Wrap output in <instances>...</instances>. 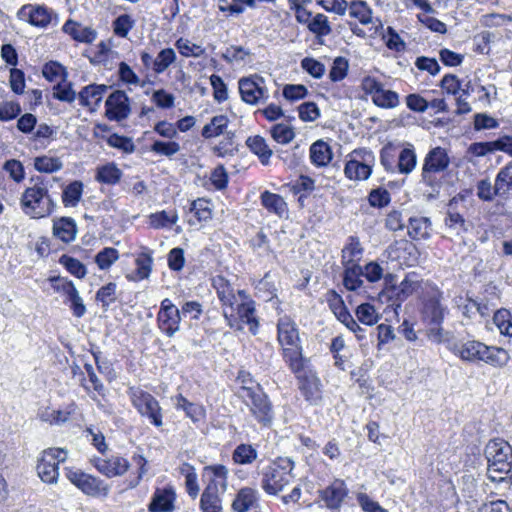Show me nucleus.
Returning <instances> with one entry per match:
<instances>
[{
    "label": "nucleus",
    "instance_id": "40",
    "mask_svg": "<svg viewBox=\"0 0 512 512\" xmlns=\"http://www.w3.org/2000/svg\"><path fill=\"white\" fill-rule=\"evenodd\" d=\"M257 457V450L252 445L244 443L238 445L232 453L233 461L239 465L252 464Z\"/></svg>",
    "mask_w": 512,
    "mask_h": 512
},
{
    "label": "nucleus",
    "instance_id": "48",
    "mask_svg": "<svg viewBox=\"0 0 512 512\" xmlns=\"http://www.w3.org/2000/svg\"><path fill=\"white\" fill-rule=\"evenodd\" d=\"M417 163V157L412 148H404L398 157V170L401 174L411 173Z\"/></svg>",
    "mask_w": 512,
    "mask_h": 512
},
{
    "label": "nucleus",
    "instance_id": "15",
    "mask_svg": "<svg viewBox=\"0 0 512 512\" xmlns=\"http://www.w3.org/2000/svg\"><path fill=\"white\" fill-rule=\"evenodd\" d=\"M451 350L463 361L476 362L483 360L487 345L479 341L468 340L453 344Z\"/></svg>",
    "mask_w": 512,
    "mask_h": 512
},
{
    "label": "nucleus",
    "instance_id": "53",
    "mask_svg": "<svg viewBox=\"0 0 512 512\" xmlns=\"http://www.w3.org/2000/svg\"><path fill=\"white\" fill-rule=\"evenodd\" d=\"M176 48L184 57H201L205 53V49L195 43H191L188 39L179 38L175 42Z\"/></svg>",
    "mask_w": 512,
    "mask_h": 512
},
{
    "label": "nucleus",
    "instance_id": "6",
    "mask_svg": "<svg viewBox=\"0 0 512 512\" xmlns=\"http://www.w3.org/2000/svg\"><path fill=\"white\" fill-rule=\"evenodd\" d=\"M222 314L231 329L243 330V325L246 324L253 335L258 333L259 321L256 316L254 301H237L233 308H225Z\"/></svg>",
    "mask_w": 512,
    "mask_h": 512
},
{
    "label": "nucleus",
    "instance_id": "23",
    "mask_svg": "<svg viewBox=\"0 0 512 512\" xmlns=\"http://www.w3.org/2000/svg\"><path fill=\"white\" fill-rule=\"evenodd\" d=\"M181 313L179 309H170V311L158 312V328L167 337H173L180 330Z\"/></svg>",
    "mask_w": 512,
    "mask_h": 512
},
{
    "label": "nucleus",
    "instance_id": "2",
    "mask_svg": "<svg viewBox=\"0 0 512 512\" xmlns=\"http://www.w3.org/2000/svg\"><path fill=\"white\" fill-rule=\"evenodd\" d=\"M20 206L24 214L33 219L49 216L55 203L48 192L44 181L37 179L36 183L24 190L20 198Z\"/></svg>",
    "mask_w": 512,
    "mask_h": 512
},
{
    "label": "nucleus",
    "instance_id": "3",
    "mask_svg": "<svg viewBox=\"0 0 512 512\" xmlns=\"http://www.w3.org/2000/svg\"><path fill=\"white\" fill-rule=\"evenodd\" d=\"M488 462L487 476L493 482H500L512 468V447L500 438L490 440L485 447Z\"/></svg>",
    "mask_w": 512,
    "mask_h": 512
},
{
    "label": "nucleus",
    "instance_id": "19",
    "mask_svg": "<svg viewBox=\"0 0 512 512\" xmlns=\"http://www.w3.org/2000/svg\"><path fill=\"white\" fill-rule=\"evenodd\" d=\"M136 270L133 274L126 275L129 281H141L148 279L153 265V252L147 247H143L142 251L137 255L135 259Z\"/></svg>",
    "mask_w": 512,
    "mask_h": 512
},
{
    "label": "nucleus",
    "instance_id": "33",
    "mask_svg": "<svg viewBox=\"0 0 512 512\" xmlns=\"http://www.w3.org/2000/svg\"><path fill=\"white\" fill-rule=\"evenodd\" d=\"M122 171L113 162L97 167L95 179L103 184L115 185L122 178Z\"/></svg>",
    "mask_w": 512,
    "mask_h": 512
},
{
    "label": "nucleus",
    "instance_id": "35",
    "mask_svg": "<svg viewBox=\"0 0 512 512\" xmlns=\"http://www.w3.org/2000/svg\"><path fill=\"white\" fill-rule=\"evenodd\" d=\"M363 248L358 238L349 237L348 243L342 249V264L344 266H352L362 257Z\"/></svg>",
    "mask_w": 512,
    "mask_h": 512
},
{
    "label": "nucleus",
    "instance_id": "44",
    "mask_svg": "<svg viewBox=\"0 0 512 512\" xmlns=\"http://www.w3.org/2000/svg\"><path fill=\"white\" fill-rule=\"evenodd\" d=\"M372 101L378 107L391 109L399 105V95L395 91L382 87L376 95H373Z\"/></svg>",
    "mask_w": 512,
    "mask_h": 512
},
{
    "label": "nucleus",
    "instance_id": "57",
    "mask_svg": "<svg viewBox=\"0 0 512 512\" xmlns=\"http://www.w3.org/2000/svg\"><path fill=\"white\" fill-rule=\"evenodd\" d=\"M116 288V284L110 282L97 291L96 300L102 303L105 310L116 300Z\"/></svg>",
    "mask_w": 512,
    "mask_h": 512
},
{
    "label": "nucleus",
    "instance_id": "52",
    "mask_svg": "<svg viewBox=\"0 0 512 512\" xmlns=\"http://www.w3.org/2000/svg\"><path fill=\"white\" fill-rule=\"evenodd\" d=\"M43 76L50 82L62 80L65 81L67 72L58 62L50 61L43 66Z\"/></svg>",
    "mask_w": 512,
    "mask_h": 512
},
{
    "label": "nucleus",
    "instance_id": "63",
    "mask_svg": "<svg viewBox=\"0 0 512 512\" xmlns=\"http://www.w3.org/2000/svg\"><path fill=\"white\" fill-rule=\"evenodd\" d=\"M133 26L134 21L128 14H122L113 21V30L118 37L125 38Z\"/></svg>",
    "mask_w": 512,
    "mask_h": 512
},
{
    "label": "nucleus",
    "instance_id": "30",
    "mask_svg": "<svg viewBox=\"0 0 512 512\" xmlns=\"http://www.w3.org/2000/svg\"><path fill=\"white\" fill-rule=\"evenodd\" d=\"M259 493L256 489L245 487L238 491L232 507L237 512H246L257 503Z\"/></svg>",
    "mask_w": 512,
    "mask_h": 512
},
{
    "label": "nucleus",
    "instance_id": "56",
    "mask_svg": "<svg viewBox=\"0 0 512 512\" xmlns=\"http://www.w3.org/2000/svg\"><path fill=\"white\" fill-rule=\"evenodd\" d=\"M301 68L316 79L322 78L326 71L325 65L312 57L303 58Z\"/></svg>",
    "mask_w": 512,
    "mask_h": 512
},
{
    "label": "nucleus",
    "instance_id": "9",
    "mask_svg": "<svg viewBox=\"0 0 512 512\" xmlns=\"http://www.w3.org/2000/svg\"><path fill=\"white\" fill-rule=\"evenodd\" d=\"M374 163L375 157L370 150H354L345 165V175L350 180H367L371 176Z\"/></svg>",
    "mask_w": 512,
    "mask_h": 512
},
{
    "label": "nucleus",
    "instance_id": "43",
    "mask_svg": "<svg viewBox=\"0 0 512 512\" xmlns=\"http://www.w3.org/2000/svg\"><path fill=\"white\" fill-rule=\"evenodd\" d=\"M509 360L510 355L505 349L487 346L482 361L497 367H504L508 364Z\"/></svg>",
    "mask_w": 512,
    "mask_h": 512
},
{
    "label": "nucleus",
    "instance_id": "5",
    "mask_svg": "<svg viewBox=\"0 0 512 512\" xmlns=\"http://www.w3.org/2000/svg\"><path fill=\"white\" fill-rule=\"evenodd\" d=\"M245 406L249 409L251 416L263 427H269L274 420V408L263 389L256 386H244L239 392Z\"/></svg>",
    "mask_w": 512,
    "mask_h": 512
},
{
    "label": "nucleus",
    "instance_id": "20",
    "mask_svg": "<svg viewBox=\"0 0 512 512\" xmlns=\"http://www.w3.org/2000/svg\"><path fill=\"white\" fill-rule=\"evenodd\" d=\"M108 86L104 84H90L82 88L78 94L80 105L96 109L99 107Z\"/></svg>",
    "mask_w": 512,
    "mask_h": 512
},
{
    "label": "nucleus",
    "instance_id": "32",
    "mask_svg": "<svg viewBox=\"0 0 512 512\" xmlns=\"http://www.w3.org/2000/svg\"><path fill=\"white\" fill-rule=\"evenodd\" d=\"M310 159L318 167L328 165L332 160L331 147L323 140H317L310 147Z\"/></svg>",
    "mask_w": 512,
    "mask_h": 512
},
{
    "label": "nucleus",
    "instance_id": "1",
    "mask_svg": "<svg viewBox=\"0 0 512 512\" xmlns=\"http://www.w3.org/2000/svg\"><path fill=\"white\" fill-rule=\"evenodd\" d=\"M277 340L282 348V357L293 373L302 371L303 348L296 323L283 316L277 323Z\"/></svg>",
    "mask_w": 512,
    "mask_h": 512
},
{
    "label": "nucleus",
    "instance_id": "50",
    "mask_svg": "<svg viewBox=\"0 0 512 512\" xmlns=\"http://www.w3.org/2000/svg\"><path fill=\"white\" fill-rule=\"evenodd\" d=\"M308 29L316 36H327L332 32L331 25L328 17L324 14H316L311 22H309Z\"/></svg>",
    "mask_w": 512,
    "mask_h": 512
},
{
    "label": "nucleus",
    "instance_id": "61",
    "mask_svg": "<svg viewBox=\"0 0 512 512\" xmlns=\"http://www.w3.org/2000/svg\"><path fill=\"white\" fill-rule=\"evenodd\" d=\"M107 144L110 147L119 149L125 153H132L135 150V145L131 138L125 137V136H120L116 133L111 134L107 138Z\"/></svg>",
    "mask_w": 512,
    "mask_h": 512
},
{
    "label": "nucleus",
    "instance_id": "58",
    "mask_svg": "<svg viewBox=\"0 0 512 512\" xmlns=\"http://www.w3.org/2000/svg\"><path fill=\"white\" fill-rule=\"evenodd\" d=\"M391 201V196L385 188H376L370 191L368 202L370 206L375 208L386 207Z\"/></svg>",
    "mask_w": 512,
    "mask_h": 512
},
{
    "label": "nucleus",
    "instance_id": "39",
    "mask_svg": "<svg viewBox=\"0 0 512 512\" xmlns=\"http://www.w3.org/2000/svg\"><path fill=\"white\" fill-rule=\"evenodd\" d=\"M495 186L499 197H506L512 190V164L501 168L495 178Z\"/></svg>",
    "mask_w": 512,
    "mask_h": 512
},
{
    "label": "nucleus",
    "instance_id": "36",
    "mask_svg": "<svg viewBox=\"0 0 512 512\" xmlns=\"http://www.w3.org/2000/svg\"><path fill=\"white\" fill-rule=\"evenodd\" d=\"M343 284L346 289L350 291H356L363 285L361 276L363 275V269L358 264H352V266H344Z\"/></svg>",
    "mask_w": 512,
    "mask_h": 512
},
{
    "label": "nucleus",
    "instance_id": "18",
    "mask_svg": "<svg viewBox=\"0 0 512 512\" xmlns=\"http://www.w3.org/2000/svg\"><path fill=\"white\" fill-rule=\"evenodd\" d=\"M94 466L101 474L107 477H116L125 474L130 464L124 457L111 456L108 459H95Z\"/></svg>",
    "mask_w": 512,
    "mask_h": 512
},
{
    "label": "nucleus",
    "instance_id": "4",
    "mask_svg": "<svg viewBox=\"0 0 512 512\" xmlns=\"http://www.w3.org/2000/svg\"><path fill=\"white\" fill-rule=\"evenodd\" d=\"M294 462L288 457H279L263 469L261 487L269 495H277L293 482Z\"/></svg>",
    "mask_w": 512,
    "mask_h": 512
},
{
    "label": "nucleus",
    "instance_id": "37",
    "mask_svg": "<svg viewBox=\"0 0 512 512\" xmlns=\"http://www.w3.org/2000/svg\"><path fill=\"white\" fill-rule=\"evenodd\" d=\"M249 149L256 154L262 164H267L272 156V150L268 147L265 139L259 135L249 137L246 141Z\"/></svg>",
    "mask_w": 512,
    "mask_h": 512
},
{
    "label": "nucleus",
    "instance_id": "12",
    "mask_svg": "<svg viewBox=\"0 0 512 512\" xmlns=\"http://www.w3.org/2000/svg\"><path fill=\"white\" fill-rule=\"evenodd\" d=\"M105 115L109 120L122 121L130 112L129 98L122 90L112 92L105 101Z\"/></svg>",
    "mask_w": 512,
    "mask_h": 512
},
{
    "label": "nucleus",
    "instance_id": "22",
    "mask_svg": "<svg viewBox=\"0 0 512 512\" xmlns=\"http://www.w3.org/2000/svg\"><path fill=\"white\" fill-rule=\"evenodd\" d=\"M456 203V198L450 200L444 222L446 229L452 235L461 236L468 231V227L463 215L455 211Z\"/></svg>",
    "mask_w": 512,
    "mask_h": 512
},
{
    "label": "nucleus",
    "instance_id": "42",
    "mask_svg": "<svg viewBox=\"0 0 512 512\" xmlns=\"http://www.w3.org/2000/svg\"><path fill=\"white\" fill-rule=\"evenodd\" d=\"M177 59L176 53L172 48H164L159 51L153 60V71L156 74H162Z\"/></svg>",
    "mask_w": 512,
    "mask_h": 512
},
{
    "label": "nucleus",
    "instance_id": "62",
    "mask_svg": "<svg viewBox=\"0 0 512 512\" xmlns=\"http://www.w3.org/2000/svg\"><path fill=\"white\" fill-rule=\"evenodd\" d=\"M348 67V61L344 57H336L329 72V78L333 82L343 80L347 75Z\"/></svg>",
    "mask_w": 512,
    "mask_h": 512
},
{
    "label": "nucleus",
    "instance_id": "26",
    "mask_svg": "<svg viewBox=\"0 0 512 512\" xmlns=\"http://www.w3.org/2000/svg\"><path fill=\"white\" fill-rule=\"evenodd\" d=\"M214 287L221 303L222 313L225 308H233V305L237 304L236 290L225 278L217 277L214 280Z\"/></svg>",
    "mask_w": 512,
    "mask_h": 512
},
{
    "label": "nucleus",
    "instance_id": "38",
    "mask_svg": "<svg viewBox=\"0 0 512 512\" xmlns=\"http://www.w3.org/2000/svg\"><path fill=\"white\" fill-rule=\"evenodd\" d=\"M173 494L168 491H157L151 503L149 504L150 512H170L173 510Z\"/></svg>",
    "mask_w": 512,
    "mask_h": 512
},
{
    "label": "nucleus",
    "instance_id": "46",
    "mask_svg": "<svg viewBox=\"0 0 512 512\" xmlns=\"http://www.w3.org/2000/svg\"><path fill=\"white\" fill-rule=\"evenodd\" d=\"M356 316L359 322L368 326L376 324L380 319V315L370 303L360 304L356 309Z\"/></svg>",
    "mask_w": 512,
    "mask_h": 512
},
{
    "label": "nucleus",
    "instance_id": "11",
    "mask_svg": "<svg viewBox=\"0 0 512 512\" xmlns=\"http://www.w3.org/2000/svg\"><path fill=\"white\" fill-rule=\"evenodd\" d=\"M66 477L86 495L93 497H105L109 492V486L103 480L90 474H86L81 470L68 469Z\"/></svg>",
    "mask_w": 512,
    "mask_h": 512
},
{
    "label": "nucleus",
    "instance_id": "47",
    "mask_svg": "<svg viewBox=\"0 0 512 512\" xmlns=\"http://www.w3.org/2000/svg\"><path fill=\"white\" fill-rule=\"evenodd\" d=\"M119 259V252L112 247H105L95 256V262L100 270L109 269Z\"/></svg>",
    "mask_w": 512,
    "mask_h": 512
},
{
    "label": "nucleus",
    "instance_id": "28",
    "mask_svg": "<svg viewBox=\"0 0 512 512\" xmlns=\"http://www.w3.org/2000/svg\"><path fill=\"white\" fill-rule=\"evenodd\" d=\"M63 31L69 34L74 40L83 43H92L97 37V32L94 29L82 26L72 20L64 24Z\"/></svg>",
    "mask_w": 512,
    "mask_h": 512
},
{
    "label": "nucleus",
    "instance_id": "17",
    "mask_svg": "<svg viewBox=\"0 0 512 512\" xmlns=\"http://www.w3.org/2000/svg\"><path fill=\"white\" fill-rule=\"evenodd\" d=\"M442 293L433 289L432 295L424 303L423 319L428 325H440L444 319L445 307L440 303Z\"/></svg>",
    "mask_w": 512,
    "mask_h": 512
},
{
    "label": "nucleus",
    "instance_id": "13",
    "mask_svg": "<svg viewBox=\"0 0 512 512\" xmlns=\"http://www.w3.org/2000/svg\"><path fill=\"white\" fill-rule=\"evenodd\" d=\"M17 17L33 26L44 28L51 23L53 13L43 5L27 4L19 9Z\"/></svg>",
    "mask_w": 512,
    "mask_h": 512
},
{
    "label": "nucleus",
    "instance_id": "10",
    "mask_svg": "<svg viewBox=\"0 0 512 512\" xmlns=\"http://www.w3.org/2000/svg\"><path fill=\"white\" fill-rule=\"evenodd\" d=\"M238 88L242 101L249 105L265 103L269 99L265 79L258 74L241 78Z\"/></svg>",
    "mask_w": 512,
    "mask_h": 512
},
{
    "label": "nucleus",
    "instance_id": "64",
    "mask_svg": "<svg viewBox=\"0 0 512 512\" xmlns=\"http://www.w3.org/2000/svg\"><path fill=\"white\" fill-rule=\"evenodd\" d=\"M210 84L213 88L214 99L218 103L224 102L228 99L227 86L219 75L212 74L210 76Z\"/></svg>",
    "mask_w": 512,
    "mask_h": 512
},
{
    "label": "nucleus",
    "instance_id": "54",
    "mask_svg": "<svg viewBox=\"0 0 512 512\" xmlns=\"http://www.w3.org/2000/svg\"><path fill=\"white\" fill-rule=\"evenodd\" d=\"M271 136L277 143L288 144L294 139L295 133L292 127L281 123L271 128Z\"/></svg>",
    "mask_w": 512,
    "mask_h": 512
},
{
    "label": "nucleus",
    "instance_id": "21",
    "mask_svg": "<svg viewBox=\"0 0 512 512\" xmlns=\"http://www.w3.org/2000/svg\"><path fill=\"white\" fill-rule=\"evenodd\" d=\"M200 509L202 512H222L218 483L215 479H211L205 487L200 498Z\"/></svg>",
    "mask_w": 512,
    "mask_h": 512
},
{
    "label": "nucleus",
    "instance_id": "14",
    "mask_svg": "<svg viewBox=\"0 0 512 512\" xmlns=\"http://www.w3.org/2000/svg\"><path fill=\"white\" fill-rule=\"evenodd\" d=\"M348 495L344 480L335 479L325 489L320 491V500L331 510H338Z\"/></svg>",
    "mask_w": 512,
    "mask_h": 512
},
{
    "label": "nucleus",
    "instance_id": "24",
    "mask_svg": "<svg viewBox=\"0 0 512 512\" xmlns=\"http://www.w3.org/2000/svg\"><path fill=\"white\" fill-rule=\"evenodd\" d=\"M260 202L269 213L279 218L288 216V205L281 195L265 190L260 195Z\"/></svg>",
    "mask_w": 512,
    "mask_h": 512
},
{
    "label": "nucleus",
    "instance_id": "49",
    "mask_svg": "<svg viewBox=\"0 0 512 512\" xmlns=\"http://www.w3.org/2000/svg\"><path fill=\"white\" fill-rule=\"evenodd\" d=\"M34 167L42 173H53L62 169L63 163L58 157L40 156L35 158Z\"/></svg>",
    "mask_w": 512,
    "mask_h": 512
},
{
    "label": "nucleus",
    "instance_id": "34",
    "mask_svg": "<svg viewBox=\"0 0 512 512\" xmlns=\"http://www.w3.org/2000/svg\"><path fill=\"white\" fill-rule=\"evenodd\" d=\"M349 15L357 19L361 24L368 25L373 23L372 9L362 0H354L348 3Z\"/></svg>",
    "mask_w": 512,
    "mask_h": 512
},
{
    "label": "nucleus",
    "instance_id": "8",
    "mask_svg": "<svg viewBox=\"0 0 512 512\" xmlns=\"http://www.w3.org/2000/svg\"><path fill=\"white\" fill-rule=\"evenodd\" d=\"M67 452L61 448H48L38 458L37 473L40 479L48 484L57 483L59 464L65 462Z\"/></svg>",
    "mask_w": 512,
    "mask_h": 512
},
{
    "label": "nucleus",
    "instance_id": "41",
    "mask_svg": "<svg viewBox=\"0 0 512 512\" xmlns=\"http://www.w3.org/2000/svg\"><path fill=\"white\" fill-rule=\"evenodd\" d=\"M180 472L185 477V486L188 495L192 499H196L200 488L198 485V477L195 472V468L188 463H184L180 468Z\"/></svg>",
    "mask_w": 512,
    "mask_h": 512
},
{
    "label": "nucleus",
    "instance_id": "25",
    "mask_svg": "<svg viewBox=\"0 0 512 512\" xmlns=\"http://www.w3.org/2000/svg\"><path fill=\"white\" fill-rule=\"evenodd\" d=\"M449 163L450 159L446 150L435 147L427 153L422 169L440 173L447 169Z\"/></svg>",
    "mask_w": 512,
    "mask_h": 512
},
{
    "label": "nucleus",
    "instance_id": "31",
    "mask_svg": "<svg viewBox=\"0 0 512 512\" xmlns=\"http://www.w3.org/2000/svg\"><path fill=\"white\" fill-rule=\"evenodd\" d=\"M432 225L427 217H412L409 219L408 234L413 240L428 239L431 235Z\"/></svg>",
    "mask_w": 512,
    "mask_h": 512
},
{
    "label": "nucleus",
    "instance_id": "60",
    "mask_svg": "<svg viewBox=\"0 0 512 512\" xmlns=\"http://www.w3.org/2000/svg\"><path fill=\"white\" fill-rule=\"evenodd\" d=\"M150 150L158 155L170 157L180 151V145L175 141L164 142L156 140L151 145Z\"/></svg>",
    "mask_w": 512,
    "mask_h": 512
},
{
    "label": "nucleus",
    "instance_id": "59",
    "mask_svg": "<svg viewBox=\"0 0 512 512\" xmlns=\"http://www.w3.org/2000/svg\"><path fill=\"white\" fill-rule=\"evenodd\" d=\"M60 263L77 278H84L87 274L85 265L73 257L64 255L60 258Z\"/></svg>",
    "mask_w": 512,
    "mask_h": 512
},
{
    "label": "nucleus",
    "instance_id": "7",
    "mask_svg": "<svg viewBox=\"0 0 512 512\" xmlns=\"http://www.w3.org/2000/svg\"><path fill=\"white\" fill-rule=\"evenodd\" d=\"M129 396L132 405L142 417L147 418L157 428L163 426L162 408L152 394L133 387L129 389Z\"/></svg>",
    "mask_w": 512,
    "mask_h": 512
},
{
    "label": "nucleus",
    "instance_id": "16",
    "mask_svg": "<svg viewBox=\"0 0 512 512\" xmlns=\"http://www.w3.org/2000/svg\"><path fill=\"white\" fill-rule=\"evenodd\" d=\"M307 363L308 359H303L302 371L294 374L299 380V388L303 392L306 400L315 401L318 398L320 381L316 377L315 373L306 369Z\"/></svg>",
    "mask_w": 512,
    "mask_h": 512
},
{
    "label": "nucleus",
    "instance_id": "55",
    "mask_svg": "<svg viewBox=\"0 0 512 512\" xmlns=\"http://www.w3.org/2000/svg\"><path fill=\"white\" fill-rule=\"evenodd\" d=\"M327 303L338 320L349 312L342 297L333 290L327 293Z\"/></svg>",
    "mask_w": 512,
    "mask_h": 512
},
{
    "label": "nucleus",
    "instance_id": "29",
    "mask_svg": "<svg viewBox=\"0 0 512 512\" xmlns=\"http://www.w3.org/2000/svg\"><path fill=\"white\" fill-rule=\"evenodd\" d=\"M229 123V119L225 115H217L214 116L209 123H207L201 132V135L206 138H214L220 135L227 134L228 138L231 139L234 136V133L226 132L227 126Z\"/></svg>",
    "mask_w": 512,
    "mask_h": 512
},
{
    "label": "nucleus",
    "instance_id": "27",
    "mask_svg": "<svg viewBox=\"0 0 512 512\" xmlns=\"http://www.w3.org/2000/svg\"><path fill=\"white\" fill-rule=\"evenodd\" d=\"M53 235L64 243L74 241L77 235L76 222L70 217L55 219L53 221Z\"/></svg>",
    "mask_w": 512,
    "mask_h": 512
},
{
    "label": "nucleus",
    "instance_id": "45",
    "mask_svg": "<svg viewBox=\"0 0 512 512\" xmlns=\"http://www.w3.org/2000/svg\"><path fill=\"white\" fill-rule=\"evenodd\" d=\"M83 185L80 181H74L67 185L62 193V201L66 207H75L81 199Z\"/></svg>",
    "mask_w": 512,
    "mask_h": 512
},
{
    "label": "nucleus",
    "instance_id": "51",
    "mask_svg": "<svg viewBox=\"0 0 512 512\" xmlns=\"http://www.w3.org/2000/svg\"><path fill=\"white\" fill-rule=\"evenodd\" d=\"M493 322L501 334L512 335L510 332V329H512V316L509 310L504 308L497 310L494 313Z\"/></svg>",
    "mask_w": 512,
    "mask_h": 512
}]
</instances>
